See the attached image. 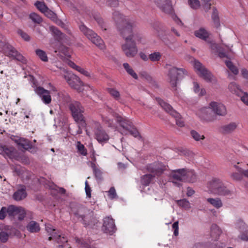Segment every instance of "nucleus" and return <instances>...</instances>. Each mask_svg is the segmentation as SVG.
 Returning a JSON list of instances; mask_svg holds the SVG:
<instances>
[{
	"label": "nucleus",
	"instance_id": "f257e3e1",
	"mask_svg": "<svg viewBox=\"0 0 248 248\" xmlns=\"http://www.w3.org/2000/svg\"><path fill=\"white\" fill-rule=\"evenodd\" d=\"M113 18L125 41L121 46L122 51L128 58L135 57L138 53V49L136 42L133 39V23L126 21L118 11L113 12Z\"/></svg>",
	"mask_w": 248,
	"mask_h": 248
},
{
	"label": "nucleus",
	"instance_id": "f03ea898",
	"mask_svg": "<svg viewBox=\"0 0 248 248\" xmlns=\"http://www.w3.org/2000/svg\"><path fill=\"white\" fill-rule=\"evenodd\" d=\"M70 215L73 220L81 221L85 226L91 221L93 214L87 208L79 205H72Z\"/></svg>",
	"mask_w": 248,
	"mask_h": 248
},
{
	"label": "nucleus",
	"instance_id": "7ed1b4c3",
	"mask_svg": "<svg viewBox=\"0 0 248 248\" xmlns=\"http://www.w3.org/2000/svg\"><path fill=\"white\" fill-rule=\"evenodd\" d=\"M69 108L74 120L79 124V127H85L86 123L83 114L85 109L81 104L78 101L72 102Z\"/></svg>",
	"mask_w": 248,
	"mask_h": 248
},
{
	"label": "nucleus",
	"instance_id": "20e7f679",
	"mask_svg": "<svg viewBox=\"0 0 248 248\" xmlns=\"http://www.w3.org/2000/svg\"><path fill=\"white\" fill-rule=\"evenodd\" d=\"M79 28L80 31L100 49L103 50L105 48L103 40L93 31L88 28L84 24L79 25Z\"/></svg>",
	"mask_w": 248,
	"mask_h": 248
},
{
	"label": "nucleus",
	"instance_id": "39448f33",
	"mask_svg": "<svg viewBox=\"0 0 248 248\" xmlns=\"http://www.w3.org/2000/svg\"><path fill=\"white\" fill-rule=\"evenodd\" d=\"M187 74V71L184 68H178L175 67L170 68L169 70L168 77L171 87L173 88L176 87L178 78H183Z\"/></svg>",
	"mask_w": 248,
	"mask_h": 248
},
{
	"label": "nucleus",
	"instance_id": "423d86ee",
	"mask_svg": "<svg viewBox=\"0 0 248 248\" xmlns=\"http://www.w3.org/2000/svg\"><path fill=\"white\" fill-rule=\"evenodd\" d=\"M156 100L161 108L167 113L175 118L176 124L179 127H183L185 125L184 121L180 117V114L173 109L172 107L168 103L160 98H156Z\"/></svg>",
	"mask_w": 248,
	"mask_h": 248
},
{
	"label": "nucleus",
	"instance_id": "0eeeda50",
	"mask_svg": "<svg viewBox=\"0 0 248 248\" xmlns=\"http://www.w3.org/2000/svg\"><path fill=\"white\" fill-rule=\"evenodd\" d=\"M145 169L147 172L155 177L161 176L167 170V166L161 162H154L146 165Z\"/></svg>",
	"mask_w": 248,
	"mask_h": 248
},
{
	"label": "nucleus",
	"instance_id": "6e6552de",
	"mask_svg": "<svg viewBox=\"0 0 248 248\" xmlns=\"http://www.w3.org/2000/svg\"><path fill=\"white\" fill-rule=\"evenodd\" d=\"M64 78L71 88L78 92H81L83 83L78 77L74 74L67 73L64 75Z\"/></svg>",
	"mask_w": 248,
	"mask_h": 248
},
{
	"label": "nucleus",
	"instance_id": "1a4fd4ad",
	"mask_svg": "<svg viewBox=\"0 0 248 248\" xmlns=\"http://www.w3.org/2000/svg\"><path fill=\"white\" fill-rule=\"evenodd\" d=\"M112 115L120 126L124 130L123 131L121 132V133L123 135H127L126 132L133 125L131 120L115 112H112Z\"/></svg>",
	"mask_w": 248,
	"mask_h": 248
},
{
	"label": "nucleus",
	"instance_id": "9d476101",
	"mask_svg": "<svg viewBox=\"0 0 248 248\" xmlns=\"http://www.w3.org/2000/svg\"><path fill=\"white\" fill-rule=\"evenodd\" d=\"M194 67L197 74L207 81H211L213 75L212 74L198 61H195Z\"/></svg>",
	"mask_w": 248,
	"mask_h": 248
},
{
	"label": "nucleus",
	"instance_id": "9b49d317",
	"mask_svg": "<svg viewBox=\"0 0 248 248\" xmlns=\"http://www.w3.org/2000/svg\"><path fill=\"white\" fill-rule=\"evenodd\" d=\"M4 51L8 57L23 63L26 62L25 58L10 45L6 44L4 46Z\"/></svg>",
	"mask_w": 248,
	"mask_h": 248
},
{
	"label": "nucleus",
	"instance_id": "f8f14e48",
	"mask_svg": "<svg viewBox=\"0 0 248 248\" xmlns=\"http://www.w3.org/2000/svg\"><path fill=\"white\" fill-rule=\"evenodd\" d=\"M185 169H178L175 170H172L170 173V177L174 180L172 183L174 185L178 187L182 186L181 182L184 181Z\"/></svg>",
	"mask_w": 248,
	"mask_h": 248
},
{
	"label": "nucleus",
	"instance_id": "ddd939ff",
	"mask_svg": "<svg viewBox=\"0 0 248 248\" xmlns=\"http://www.w3.org/2000/svg\"><path fill=\"white\" fill-rule=\"evenodd\" d=\"M35 93L40 97L42 102L46 105L51 103L52 99L50 91L41 86H37L34 89Z\"/></svg>",
	"mask_w": 248,
	"mask_h": 248
},
{
	"label": "nucleus",
	"instance_id": "4468645a",
	"mask_svg": "<svg viewBox=\"0 0 248 248\" xmlns=\"http://www.w3.org/2000/svg\"><path fill=\"white\" fill-rule=\"evenodd\" d=\"M0 154L11 159H17V150L12 146H8L0 143Z\"/></svg>",
	"mask_w": 248,
	"mask_h": 248
},
{
	"label": "nucleus",
	"instance_id": "2eb2a0df",
	"mask_svg": "<svg viewBox=\"0 0 248 248\" xmlns=\"http://www.w3.org/2000/svg\"><path fill=\"white\" fill-rule=\"evenodd\" d=\"M209 108L217 115L224 116L227 114L225 106L222 103L213 101L209 104Z\"/></svg>",
	"mask_w": 248,
	"mask_h": 248
},
{
	"label": "nucleus",
	"instance_id": "dca6fc26",
	"mask_svg": "<svg viewBox=\"0 0 248 248\" xmlns=\"http://www.w3.org/2000/svg\"><path fill=\"white\" fill-rule=\"evenodd\" d=\"M223 181L218 178L213 177L207 183V187L210 193L215 194L223 184Z\"/></svg>",
	"mask_w": 248,
	"mask_h": 248
},
{
	"label": "nucleus",
	"instance_id": "f3484780",
	"mask_svg": "<svg viewBox=\"0 0 248 248\" xmlns=\"http://www.w3.org/2000/svg\"><path fill=\"white\" fill-rule=\"evenodd\" d=\"M156 5L163 12L167 14H170L172 11V7L170 0H153Z\"/></svg>",
	"mask_w": 248,
	"mask_h": 248
},
{
	"label": "nucleus",
	"instance_id": "a211bd4d",
	"mask_svg": "<svg viewBox=\"0 0 248 248\" xmlns=\"http://www.w3.org/2000/svg\"><path fill=\"white\" fill-rule=\"evenodd\" d=\"M103 228L106 233L114 232L116 230L114 219L109 217L104 218Z\"/></svg>",
	"mask_w": 248,
	"mask_h": 248
},
{
	"label": "nucleus",
	"instance_id": "6ab92c4d",
	"mask_svg": "<svg viewBox=\"0 0 248 248\" xmlns=\"http://www.w3.org/2000/svg\"><path fill=\"white\" fill-rule=\"evenodd\" d=\"M95 137L99 143L106 142L109 140L108 135L101 127H98L95 130Z\"/></svg>",
	"mask_w": 248,
	"mask_h": 248
},
{
	"label": "nucleus",
	"instance_id": "aec40b11",
	"mask_svg": "<svg viewBox=\"0 0 248 248\" xmlns=\"http://www.w3.org/2000/svg\"><path fill=\"white\" fill-rule=\"evenodd\" d=\"M27 196L26 187L24 185H21L14 193L13 199L16 201H20L25 199Z\"/></svg>",
	"mask_w": 248,
	"mask_h": 248
},
{
	"label": "nucleus",
	"instance_id": "412c9836",
	"mask_svg": "<svg viewBox=\"0 0 248 248\" xmlns=\"http://www.w3.org/2000/svg\"><path fill=\"white\" fill-rule=\"evenodd\" d=\"M238 124L235 122H231L229 124L222 125L220 128V132L224 134H229L234 132L237 128Z\"/></svg>",
	"mask_w": 248,
	"mask_h": 248
},
{
	"label": "nucleus",
	"instance_id": "4be33fe9",
	"mask_svg": "<svg viewBox=\"0 0 248 248\" xmlns=\"http://www.w3.org/2000/svg\"><path fill=\"white\" fill-rule=\"evenodd\" d=\"M215 194L220 196L231 197L233 194V191L228 188L223 183Z\"/></svg>",
	"mask_w": 248,
	"mask_h": 248
},
{
	"label": "nucleus",
	"instance_id": "5701e85b",
	"mask_svg": "<svg viewBox=\"0 0 248 248\" xmlns=\"http://www.w3.org/2000/svg\"><path fill=\"white\" fill-rule=\"evenodd\" d=\"M26 229L31 233H36L40 230L39 223L35 221H30L26 226Z\"/></svg>",
	"mask_w": 248,
	"mask_h": 248
},
{
	"label": "nucleus",
	"instance_id": "b1692460",
	"mask_svg": "<svg viewBox=\"0 0 248 248\" xmlns=\"http://www.w3.org/2000/svg\"><path fill=\"white\" fill-rule=\"evenodd\" d=\"M185 172L184 182L194 183L196 181L197 175L193 170H187L185 169Z\"/></svg>",
	"mask_w": 248,
	"mask_h": 248
},
{
	"label": "nucleus",
	"instance_id": "393cba45",
	"mask_svg": "<svg viewBox=\"0 0 248 248\" xmlns=\"http://www.w3.org/2000/svg\"><path fill=\"white\" fill-rule=\"evenodd\" d=\"M195 35L202 40H206L209 36V32L204 28H201L194 32Z\"/></svg>",
	"mask_w": 248,
	"mask_h": 248
},
{
	"label": "nucleus",
	"instance_id": "a878e982",
	"mask_svg": "<svg viewBox=\"0 0 248 248\" xmlns=\"http://www.w3.org/2000/svg\"><path fill=\"white\" fill-rule=\"evenodd\" d=\"M155 177L151 174H146L141 177V183L144 186H148L150 184L154 183Z\"/></svg>",
	"mask_w": 248,
	"mask_h": 248
},
{
	"label": "nucleus",
	"instance_id": "bb28decb",
	"mask_svg": "<svg viewBox=\"0 0 248 248\" xmlns=\"http://www.w3.org/2000/svg\"><path fill=\"white\" fill-rule=\"evenodd\" d=\"M49 29L55 40H57L58 41H61L64 38V34H63L56 27L53 26H50Z\"/></svg>",
	"mask_w": 248,
	"mask_h": 248
},
{
	"label": "nucleus",
	"instance_id": "cd10ccee",
	"mask_svg": "<svg viewBox=\"0 0 248 248\" xmlns=\"http://www.w3.org/2000/svg\"><path fill=\"white\" fill-rule=\"evenodd\" d=\"M58 243H62L58 246V248H71V247L67 243L68 239L66 237L61 235H58L57 240H55Z\"/></svg>",
	"mask_w": 248,
	"mask_h": 248
},
{
	"label": "nucleus",
	"instance_id": "c85d7f7f",
	"mask_svg": "<svg viewBox=\"0 0 248 248\" xmlns=\"http://www.w3.org/2000/svg\"><path fill=\"white\" fill-rule=\"evenodd\" d=\"M221 233V231L217 225L216 224H213L211 226V236L212 238V240H217L218 238Z\"/></svg>",
	"mask_w": 248,
	"mask_h": 248
},
{
	"label": "nucleus",
	"instance_id": "c756f323",
	"mask_svg": "<svg viewBox=\"0 0 248 248\" xmlns=\"http://www.w3.org/2000/svg\"><path fill=\"white\" fill-rule=\"evenodd\" d=\"M208 109L207 108H202L200 110V112L202 113L200 117L207 122L214 121L215 120V117L210 114H208Z\"/></svg>",
	"mask_w": 248,
	"mask_h": 248
},
{
	"label": "nucleus",
	"instance_id": "7c9ffc66",
	"mask_svg": "<svg viewBox=\"0 0 248 248\" xmlns=\"http://www.w3.org/2000/svg\"><path fill=\"white\" fill-rule=\"evenodd\" d=\"M228 88L230 92L238 96H240L243 93L241 89L234 82L230 83L228 86Z\"/></svg>",
	"mask_w": 248,
	"mask_h": 248
},
{
	"label": "nucleus",
	"instance_id": "2f4dec72",
	"mask_svg": "<svg viewBox=\"0 0 248 248\" xmlns=\"http://www.w3.org/2000/svg\"><path fill=\"white\" fill-rule=\"evenodd\" d=\"M207 201L209 203L217 209L221 207L223 205L221 200L218 198H208L207 199Z\"/></svg>",
	"mask_w": 248,
	"mask_h": 248
},
{
	"label": "nucleus",
	"instance_id": "473e14b6",
	"mask_svg": "<svg viewBox=\"0 0 248 248\" xmlns=\"http://www.w3.org/2000/svg\"><path fill=\"white\" fill-rule=\"evenodd\" d=\"M91 167L96 179L98 181H101L103 179V173L102 171L99 168H97L94 163L92 164Z\"/></svg>",
	"mask_w": 248,
	"mask_h": 248
},
{
	"label": "nucleus",
	"instance_id": "72a5a7b5",
	"mask_svg": "<svg viewBox=\"0 0 248 248\" xmlns=\"http://www.w3.org/2000/svg\"><path fill=\"white\" fill-rule=\"evenodd\" d=\"M162 54L158 51H155L149 55V60L152 62H157L162 57Z\"/></svg>",
	"mask_w": 248,
	"mask_h": 248
},
{
	"label": "nucleus",
	"instance_id": "f704fd0d",
	"mask_svg": "<svg viewBox=\"0 0 248 248\" xmlns=\"http://www.w3.org/2000/svg\"><path fill=\"white\" fill-rule=\"evenodd\" d=\"M153 28L155 30V33L163 40V35L164 33V30L163 28L158 24L155 25Z\"/></svg>",
	"mask_w": 248,
	"mask_h": 248
},
{
	"label": "nucleus",
	"instance_id": "c9c22d12",
	"mask_svg": "<svg viewBox=\"0 0 248 248\" xmlns=\"http://www.w3.org/2000/svg\"><path fill=\"white\" fill-rule=\"evenodd\" d=\"M19 207H17L13 205L9 206L7 208V214L10 217H15L17 215V213L19 211Z\"/></svg>",
	"mask_w": 248,
	"mask_h": 248
},
{
	"label": "nucleus",
	"instance_id": "e433bc0d",
	"mask_svg": "<svg viewBox=\"0 0 248 248\" xmlns=\"http://www.w3.org/2000/svg\"><path fill=\"white\" fill-rule=\"evenodd\" d=\"M212 19L214 22L215 27L218 28L220 26L218 12L215 8H213V10Z\"/></svg>",
	"mask_w": 248,
	"mask_h": 248
},
{
	"label": "nucleus",
	"instance_id": "4c0bfd02",
	"mask_svg": "<svg viewBox=\"0 0 248 248\" xmlns=\"http://www.w3.org/2000/svg\"><path fill=\"white\" fill-rule=\"evenodd\" d=\"M108 93L116 100H119L120 99V93L115 88H108L107 89Z\"/></svg>",
	"mask_w": 248,
	"mask_h": 248
},
{
	"label": "nucleus",
	"instance_id": "58836bf2",
	"mask_svg": "<svg viewBox=\"0 0 248 248\" xmlns=\"http://www.w3.org/2000/svg\"><path fill=\"white\" fill-rule=\"evenodd\" d=\"M193 90L196 93H198L199 96L204 95L206 93L205 90L203 88L200 89V86L197 82H193Z\"/></svg>",
	"mask_w": 248,
	"mask_h": 248
},
{
	"label": "nucleus",
	"instance_id": "ea45409f",
	"mask_svg": "<svg viewBox=\"0 0 248 248\" xmlns=\"http://www.w3.org/2000/svg\"><path fill=\"white\" fill-rule=\"evenodd\" d=\"M46 230L48 232L50 233L51 234V236L48 237V240L50 241L51 240H57L58 235L60 234L57 233L54 229L50 227L47 226L46 227Z\"/></svg>",
	"mask_w": 248,
	"mask_h": 248
},
{
	"label": "nucleus",
	"instance_id": "a19ab883",
	"mask_svg": "<svg viewBox=\"0 0 248 248\" xmlns=\"http://www.w3.org/2000/svg\"><path fill=\"white\" fill-rule=\"evenodd\" d=\"M127 133H129L130 135L133 136L135 138H138L140 140H142V138L140 136L139 132L137 129V128L133 125L131 128H130L127 132Z\"/></svg>",
	"mask_w": 248,
	"mask_h": 248
},
{
	"label": "nucleus",
	"instance_id": "79ce46f5",
	"mask_svg": "<svg viewBox=\"0 0 248 248\" xmlns=\"http://www.w3.org/2000/svg\"><path fill=\"white\" fill-rule=\"evenodd\" d=\"M123 66L127 73L131 75L134 78L137 79H138V75L137 74L134 72V71L133 70V69L130 67L129 64L128 63H124L123 64Z\"/></svg>",
	"mask_w": 248,
	"mask_h": 248
},
{
	"label": "nucleus",
	"instance_id": "37998d69",
	"mask_svg": "<svg viewBox=\"0 0 248 248\" xmlns=\"http://www.w3.org/2000/svg\"><path fill=\"white\" fill-rule=\"evenodd\" d=\"M18 144L26 150L31 149L32 146L30 141L24 139H20Z\"/></svg>",
	"mask_w": 248,
	"mask_h": 248
},
{
	"label": "nucleus",
	"instance_id": "c03bdc74",
	"mask_svg": "<svg viewBox=\"0 0 248 248\" xmlns=\"http://www.w3.org/2000/svg\"><path fill=\"white\" fill-rule=\"evenodd\" d=\"M44 13L47 17L51 19L54 21H55L57 24L60 25V23H62L61 21L57 20L56 14L53 12L49 10V9L46 11V12H45Z\"/></svg>",
	"mask_w": 248,
	"mask_h": 248
},
{
	"label": "nucleus",
	"instance_id": "a18cd8bd",
	"mask_svg": "<svg viewBox=\"0 0 248 248\" xmlns=\"http://www.w3.org/2000/svg\"><path fill=\"white\" fill-rule=\"evenodd\" d=\"M177 203L179 206L186 210H188L191 207L189 202L186 199L178 200Z\"/></svg>",
	"mask_w": 248,
	"mask_h": 248
},
{
	"label": "nucleus",
	"instance_id": "49530a36",
	"mask_svg": "<svg viewBox=\"0 0 248 248\" xmlns=\"http://www.w3.org/2000/svg\"><path fill=\"white\" fill-rule=\"evenodd\" d=\"M36 55L43 62H47L48 58L46 53L40 49H37L35 50Z\"/></svg>",
	"mask_w": 248,
	"mask_h": 248
},
{
	"label": "nucleus",
	"instance_id": "de8ad7c7",
	"mask_svg": "<svg viewBox=\"0 0 248 248\" xmlns=\"http://www.w3.org/2000/svg\"><path fill=\"white\" fill-rule=\"evenodd\" d=\"M225 63L227 67L231 71L233 74L235 75L238 74V70L237 68L233 64L232 62L230 61H226Z\"/></svg>",
	"mask_w": 248,
	"mask_h": 248
},
{
	"label": "nucleus",
	"instance_id": "09e8293b",
	"mask_svg": "<svg viewBox=\"0 0 248 248\" xmlns=\"http://www.w3.org/2000/svg\"><path fill=\"white\" fill-rule=\"evenodd\" d=\"M35 5L37 8L43 13L48 9L44 2L37 1Z\"/></svg>",
	"mask_w": 248,
	"mask_h": 248
},
{
	"label": "nucleus",
	"instance_id": "8fccbe9b",
	"mask_svg": "<svg viewBox=\"0 0 248 248\" xmlns=\"http://www.w3.org/2000/svg\"><path fill=\"white\" fill-rule=\"evenodd\" d=\"M77 149L80 154L83 155H86L87 154V150L84 145L82 144L80 141L77 142Z\"/></svg>",
	"mask_w": 248,
	"mask_h": 248
},
{
	"label": "nucleus",
	"instance_id": "3c124183",
	"mask_svg": "<svg viewBox=\"0 0 248 248\" xmlns=\"http://www.w3.org/2000/svg\"><path fill=\"white\" fill-rule=\"evenodd\" d=\"M76 241L80 248H91L88 243L80 239L77 238Z\"/></svg>",
	"mask_w": 248,
	"mask_h": 248
},
{
	"label": "nucleus",
	"instance_id": "603ef678",
	"mask_svg": "<svg viewBox=\"0 0 248 248\" xmlns=\"http://www.w3.org/2000/svg\"><path fill=\"white\" fill-rule=\"evenodd\" d=\"M190 133L191 136L195 140L199 141L200 140H203L205 139V137L203 135H201L199 133L195 130L191 131Z\"/></svg>",
	"mask_w": 248,
	"mask_h": 248
},
{
	"label": "nucleus",
	"instance_id": "864d4df0",
	"mask_svg": "<svg viewBox=\"0 0 248 248\" xmlns=\"http://www.w3.org/2000/svg\"><path fill=\"white\" fill-rule=\"evenodd\" d=\"M188 4L193 9H197L200 6V3L199 0H188Z\"/></svg>",
	"mask_w": 248,
	"mask_h": 248
},
{
	"label": "nucleus",
	"instance_id": "5fc2aeb1",
	"mask_svg": "<svg viewBox=\"0 0 248 248\" xmlns=\"http://www.w3.org/2000/svg\"><path fill=\"white\" fill-rule=\"evenodd\" d=\"M30 18L35 23H40L42 22L41 17L37 14L33 13L30 14Z\"/></svg>",
	"mask_w": 248,
	"mask_h": 248
},
{
	"label": "nucleus",
	"instance_id": "6e6d98bb",
	"mask_svg": "<svg viewBox=\"0 0 248 248\" xmlns=\"http://www.w3.org/2000/svg\"><path fill=\"white\" fill-rule=\"evenodd\" d=\"M108 193V196L110 199L113 200L117 198V195L114 187H111Z\"/></svg>",
	"mask_w": 248,
	"mask_h": 248
},
{
	"label": "nucleus",
	"instance_id": "4d7b16f0",
	"mask_svg": "<svg viewBox=\"0 0 248 248\" xmlns=\"http://www.w3.org/2000/svg\"><path fill=\"white\" fill-rule=\"evenodd\" d=\"M19 211H18L17 213V215L18 219L20 220H23L26 216V211L24 208L22 207H19Z\"/></svg>",
	"mask_w": 248,
	"mask_h": 248
},
{
	"label": "nucleus",
	"instance_id": "13d9d810",
	"mask_svg": "<svg viewBox=\"0 0 248 248\" xmlns=\"http://www.w3.org/2000/svg\"><path fill=\"white\" fill-rule=\"evenodd\" d=\"M103 121L104 123L108 125V127L115 128L116 126L113 122V121L111 119H110L107 117H103Z\"/></svg>",
	"mask_w": 248,
	"mask_h": 248
},
{
	"label": "nucleus",
	"instance_id": "bf43d9fd",
	"mask_svg": "<svg viewBox=\"0 0 248 248\" xmlns=\"http://www.w3.org/2000/svg\"><path fill=\"white\" fill-rule=\"evenodd\" d=\"M94 18L101 28L104 30H106L103 19L99 16H95Z\"/></svg>",
	"mask_w": 248,
	"mask_h": 248
},
{
	"label": "nucleus",
	"instance_id": "052dcab7",
	"mask_svg": "<svg viewBox=\"0 0 248 248\" xmlns=\"http://www.w3.org/2000/svg\"><path fill=\"white\" fill-rule=\"evenodd\" d=\"M9 234L4 232H0V240L2 243H5L8 239Z\"/></svg>",
	"mask_w": 248,
	"mask_h": 248
},
{
	"label": "nucleus",
	"instance_id": "680f3d73",
	"mask_svg": "<svg viewBox=\"0 0 248 248\" xmlns=\"http://www.w3.org/2000/svg\"><path fill=\"white\" fill-rule=\"evenodd\" d=\"M17 33L25 41H28L30 40V37L29 35L26 32H24L21 30H18Z\"/></svg>",
	"mask_w": 248,
	"mask_h": 248
},
{
	"label": "nucleus",
	"instance_id": "e2e57ef3",
	"mask_svg": "<svg viewBox=\"0 0 248 248\" xmlns=\"http://www.w3.org/2000/svg\"><path fill=\"white\" fill-rule=\"evenodd\" d=\"M59 99L60 100L61 99H63L64 101H68L69 99V96L66 93H62L59 92L57 93Z\"/></svg>",
	"mask_w": 248,
	"mask_h": 248
},
{
	"label": "nucleus",
	"instance_id": "0e129e2a",
	"mask_svg": "<svg viewBox=\"0 0 248 248\" xmlns=\"http://www.w3.org/2000/svg\"><path fill=\"white\" fill-rule=\"evenodd\" d=\"M85 190L86 194V196L87 197L90 198L91 197V188L89 186L88 182L86 181L85 182Z\"/></svg>",
	"mask_w": 248,
	"mask_h": 248
},
{
	"label": "nucleus",
	"instance_id": "69168bd1",
	"mask_svg": "<svg viewBox=\"0 0 248 248\" xmlns=\"http://www.w3.org/2000/svg\"><path fill=\"white\" fill-rule=\"evenodd\" d=\"M242 240L248 241V228H247L244 232H242L239 236Z\"/></svg>",
	"mask_w": 248,
	"mask_h": 248
},
{
	"label": "nucleus",
	"instance_id": "338daca9",
	"mask_svg": "<svg viewBox=\"0 0 248 248\" xmlns=\"http://www.w3.org/2000/svg\"><path fill=\"white\" fill-rule=\"evenodd\" d=\"M211 0H202V2L204 3V9L206 12L208 11L211 9Z\"/></svg>",
	"mask_w": 248,
	"mask_h": 248
},
{
	"label": "nucleus",
	"instance_id": "774afa93",
	"mask_svg": "<svg viewBox=\"0 0 248 248\" xmlns=\"http://www.w3.org/2000/svg\"><path fill=\"white\" fill-rule=\"evenodd\" d=\"M241 96V100L242 101L248 106V94L246 93H243Z\"/></svg>",
	"mask_w": 248,
	"mask_h": 248
}]
</instances>
